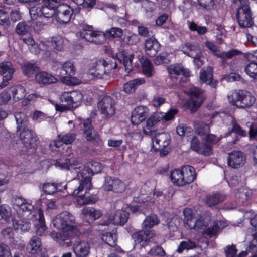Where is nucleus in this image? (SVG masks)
I'll return each mask as SVG.
<instances>
[{
    "label": "nucleus",
    "mask_w": 257,
    "mask_h": 257,
    "mask_svg": "<svg viewBox=\"0 0 257 257\" xmlns=\"http://www.w3.org/2000/svg\"><path fill=\"white\" fill-rule=\"evenodd\" d=\"M159 221L156 215H152L146 218L142 224L143 229L132 234V237L134 240V247L140 249L148 245L151 238L156 235L155 231L151 229Z\"/></svg>",
    "instance_id": "f257e3e1"
},
{
    "label": "nucleus",
    "mask_w": 257,
    "mask_h": 257,
    "mask_svg": "<svg viewBox=\"0 0 257 257\" xmlns=\"http://www.w3.org/2000/svg\"><path fill=\"white\" fill-rule=\"evenodd\" d=\"M73 179H76L77 178L80 179V177L82 178L81 182L79 186L77 189H75L73 192V195L76 196L85 189V193L87 190H89L92 187L91 183V176H93V173L90 172L89 167L87 165L83 167L82 170L80 169V167L74 168V171H72Z\"/></svg>",
    "instance_id": "f03ea898"
},
{
    "label": "nucleus",
    "mask_w": 257,
    "mask_h": 257,
    "mask_svg": "<svg viewBox=\"0 0 257 257\" xmlns=\"http://www.w3.org/2000/svg\"><path fill=\"white\" fill-rule=\"evenodd\" d=\"M228 98L231 104L240 108H249L255 102V98L253 95L243 90L234 92Z\"/></svg>",
    "instance_id": "7ed1b4c3"
},
{
    "label": "nucleus",
    "mask_w": 257,
    "mask_h": 257,
    "mask_svg": "<svg viewBox=\"0 0 257 257\" xmlns=\"http://www.w3.org/2000/svg\"><path fill=\"white\" fill-rule=\"evenodd\" d=\"M189 94L190 98L186 102V105L191 112L194 113L199 109L206 97L203 91L197 87L190 88Z\"/></svg>",
    "instance_id": "20e7f679"
},
{
    "label": "nucleus",
    "mask_w": 257,
    "mask_h": 257,
    "mask_svg": "<svg viewBox=\"0 0 257 257\" xmlns=\"http://www.w3.org/2000/svg\"><path fill=\"white\" fill-rule=\"evenodd\" d=\"M79 34L81 39L96 44H101L105 41V36L103 32L98 31H94L92 26H83Z\"/></svg>",
    "instance_id": "39448f33"
},
{
    "label": "nucleus",
    "mask_w": 257,
    "mask_h": 257,
    "mask_svg": "<svg viewBox=\"0 0 257 257\" xmlns=\"http://www.w3.org/2000/svg\"><path fill=\"white\" fill-rule=\"evenodd\" d=\"M21 3H42L41 9L43 16L45 18H51L56 13L58 5L60 0H18Z\"/></svg>",
    "instance_id": "423d86ee"
},
{
    "label": "nucleus",
    "mask_w": 257,
    "mask_h": 257,
    "mask_svg": "<svg viewBox=\"0 0 257 257\" xmlns=\"http://www.w3.org/2000/svg\"><path fill=\"white\" fill-rule=\"evenodd\" d=\"M236 17L240 27H251L254 24L250 8L248 4H240Z\"/></svg>",
    "instance_id": "0eeeda50"
},
{
    "label": "nucleus",
    "mask_w": 257,
    "mask_h": 257,
    "mask_svg": "<svg viewBox=\"0 0 257 257\" xmlns=\"http://www.w3.org/2000/svg\"><path fill=\"white\" fill-rule=\"evenodd\" d=\"M53 226L60 231L66 230L71 224L75 223L74 216L67 211L58 214L52 220Z\"/></svg>",
    "instance_id": "6e6552de"
},
{
    "label": "nucleus",
    "mask_w": 257,
    "mask_h": 257,
    "mask_svg": "<svg viewBox=\"0 0 257 257\" xmlns=\"http://www.w3.org/2000/svg\"><path fill=\"white\" fill-rule=\"evenodd\" d=\"M97 107L103 117L108 119L113 116L115 111L114 100L110 96H105L97 103Z\"/></svg>",
    "instance_id": "1a4fd4ad"
},
{
    "label": "nucleus",
    "mask_w": 257,
    "mask_h": 257,
    "mask_svg": "<svg viewBox=\"0 0 257 257\" xmlns=\"http://www.w3.org/2000/svg\"><path fill=\"white\" fill-rule=\"evenodd\" d=\"M106 191H113L119 193L123 192L126 188L125 184L120 179L107 176L105 178L104 183L102 186Z\"/></svg>",
    "instance_id": "9d476101"
},
{
    "label": "nucleus",
    "mask_w": 257,
    "mask_h": 257,
    "mask_svg": "<svg viewBox=\"0 0 257 257\" xmlns=\"http://www.w3.org/2000/svg\"><path fill=\"white\" fill-rule=\"evenodd\" d=\"M178 112V110L177 109H172L165 114L163 113H155L147 120L146 127L148 129H150L163 119L166 121L170 120Z\"/></svg>",
    "instance_id": "9b49d317"
},
{
    "label": "nucleus",
    "mask_w": 257,
    "mask_h": 257,
    "mask_svg": "<svg viewBox=\"0 0 257 257\" xmlns=\"http://www.w3.org/2000/svg\"><path fill=\"white\" fill-rule=\"evenodd\" d=\"M108 66V63L103 59H100L93 64L88 75L91 79H101L103 76L107 75L106 67Z\"/></svg>",
    "instance_id": "f8f14e48"
},
{
    "label": "nucleus",
    "mask_w": 257,
    "mask_h": 257,
    "mask_svg": "<svg viewBox=\"0 0 257 257\" xmlns=\"http://www.w3.org/2000/svg\"><path fill=\"white\" fill-rule=\"evenodd\" d=\"M15 71V69L11 62L6 61L0 63V74L4 76L0 84V89L8 85V81L12 79Z\"/></svg>",
    "instance_id": "ddd939ff"
},
{
    "label": "nucleus",
    "mask_w": 257,
    "mask_h": 257,
    "mask_svg": "<svg viewBox=\"0 0 257 257\" xmlns=\"http://www.w3.org/2000/svg\"><path fill=\"white\" fill-rule=\"evenodd\" d=\"M245 161V155L243 152L240 151L233 150L228 153V165L233 168H238L243 166Z\"/></svg>",
    "instance_id": "4468645a"
},
{
    "label": "nucleus",
    "mask_w": 257,
    "mask_h": 257,
    "mask_svg": "<svg viewBox=\"0 0 257 257\" xmlns=\"http://www.w3.org/2000/svg\"><path fill=\"white\" fill-rule=\"evenodd\" d=\"M73 13V10L69 6L59 3L56 9V20L60 24H66L70 21Z\"/></svg>",
    "instance_id": "2eb2a0df"
},
{
    "label": "nucleus",
    "mask_w": 257,
    "mask_h": 257,
    "mask_svg": "<svg viewBox=\"0 0 257 257\" xmlns=\"http://www.w3.org/2000/svg\"><path fill=\"white\" fill-rule=\"evenodd\" d=\"M190 148L198 153L205 156H209L212 154L211 145L206 143L201 144L196 136H193L190 141Z\"/></svg>",
    "instance_id": "dca6fc26"
},
{
    "label": "nucleus",
    "mask_w": 257,
    "mask_h": 257,
    "mask_svg": "<svg viewBox=\"0 0 257 257\" xmlns=\"http://www.w3.org/2000/svg\"><path fill=\"white\" fill-rule=\"evenodd\" d=\"M20 137L23 144L27 148H31L36 145L37 137L35 133L28 127L21 131Z\"/></svg>",
    "instance_id": "f3484780"
},
{
    "label": "nucleus",
    "mask_w": 257,
    "mask_h": 257,
    "mask_svg": "<svg viewBox=\"0 0 257 257\" xmlns=\"http://www.w3.org/2000/svg\"><path fill=\"white\" fill-rule=\"evenodd\" d=\"M153 146L154 149H164L170 143V136L165 132L158 133L152 139Z\"/></svg>",
    "instance_id": "a211bd4d"
},
{
    "label": "nucleus",
    "mask_w": 257,
    "mask_h": 257,
    "mask_svg": "<svg viewBox=\"0 0 257 257\" xmlns=\"http://www.w3.org/2000/svg\"><path fill=\"white\" fill-rule=\"evenodd\" d=\"M148 108L143 106L136 107L132 112L131 122L133 125H138L143 121L148 115Z\"/></svg>",
    "instance_id": "6ab92c4d"
},
{
    "label": "nucleus",
    "mask_w": 257,
    "mask_h": 257,
    "mask_svg": "<svg viewBox=\"0 0 257 257\" xmlns=\"http://www.w3.org/2000/svg\"><path fill=\"white\" fill-rule=\"evenodd\" d=\"M83 134L88 141H97L99 139L98 135L92 126L91 119L89 118L84 120L82 123Z\"/></svg>",
    "instance_id": "aec40b11"
},
{
    "label": "nucleus",
    "mask_w": 257,
    "mask_h": 257,
    "mask_svg": "<svg viewBox=\"0 0 257 257\" xmlns=\"http://www.w3.org/2000/svg\"><path fill=\"white\" fill-rule=\"evenodd\" d=\"M60 100L61 103L59 105H55L57 111L64 112L73 108L70 92L63 93L60 97Z\"/></svg>",
    "instance_id": "412c9836"
},
{
    "label": "nucleus",
    "mask_w": 257,
    "mask_h": 257,
    "mask_svg": "<svg viewBox=\"0 0 257 257\" xmlns=\"http://www.w3.org/2000/svg\"><path fill=\"white\" fill-rule=\"evenodd\" d=\"M160 44L155 38H149L146 40L145 50L150 57L155 56L160 49Z\"/></svg>",
    "instance_id": "4be33fe9"
},
{
    "label": "nucleus",
    "mask_w": 257,
    "mask_h": 257,
    "mask_svg": "<svg viewBox=\"0 0 257 257\" xmlns=\"http://www.w3.org/2000/svg\"><path fill=\"white\" fill-rule=\"evenodd\" d=\"M168 71L171 79H176V76L183 75L186 77L190 76L188 69H185L180 64L171 65L168 67Z\"/></svg>",
    "instance_id": "5701e85b"
},
{
    "label": "nucleus",
    "mask_w": 257,
    "mask_h": 257,
    "mask_svg": "<svg viewBox=\"0 0 257 257\" xmlns=\"http://www.w3.org/2000/svg\"><path fill=\"white\" fill-rule=\"evenodd\" d=\"M115 58L123 64L126 71L132 70V63L134 58L133 54H128L125 50H122L115 54Z\"/></svg>",
    "instance_id": "b1692460"
},
{
    "label": "nucleus",
    "mask_w": 257,
    "mask_h": 257,
    "mask_svg": "<svg viewBox=\"0 0 257 257\" xmlns=\"http://www.w3.org/2000/svg\"><path fill=\"white\" fill-rule=\"evenodd\" d=\"M35 80L40 84L49 85L57 82V79L53 75L45 71L37 72L35 75Z\"/></svg>",
    "instance_id": "393cba45"
},
{
    "label": "nucleus",
    "mask_w": 257,
    "mask_h": 257,
    "mask_svg": "<svg viewBox=\"0 0 257 257\" xmlns=\"http://www.w3.org/2000/svg\"><path fill=\"white\" fill-rule=\"evenodd\" d=\"M226 224L222 221H216L213 223L212 226L204 229L203 234L205 236H207L211 238L213 236H216L217 234L223 229Z\"/></svg>",
    "instance_id": "a878e982"
},
{
    "label": "nucleus",
    "mask_w": 257,
    "mask_h": 257,
    "mask_svg": "<svg viewBox=\"0 0 257 257\" xmlns=\"http://www.w3.org/2000/svg\"><path fill=\"white\" fill-rule=\"evenodd\" d=\"M90 244L85 242L75 243L73 249L77 257H87L90 253Z\"/></svg>",
    "instance_id": "bb28decb"
},
{
    "label": "nucleus",
    "mask_w": 257,
    "mask_h": 257,
    "mask_svg": "<svg viewBox=\"0 0 257 257\" xmlns=\"http://www.w3.org/2000/svg\"><path fill=\"white\" fill-rule=\"evenodd\" d=\"M78 164V161L74 158H65V159H58L56 160L55 165L62 169L74 171L75 166Z\"/></svg>",
    "instance_id": "cd10ccee"
},
{
    "label": "nucleus",
    "mask_w": 257,
    "mask_h": 257,
    "mask_svg": "<svg viewBox=\"0 0 257 257\" xmlns=\"http://www.w3.org/2000/svg\"><path fill=\"white\" fill-rule=\"evenodd\" d=\"M14 116L16 122L17 132L28 127V117L25 113L21 111L16 112Z\"/></svg>",
    "instance_id": "c85d7f7f"
},
{
    "label": "nucleus",
    "mask_w": 257,
    "mask_h": 257,
    "mask_svg": "<svg viewBox=\"0 0 257 257\" xmlns=\"http://www.w3.org/2000/svg\"><path fill=\"white\" fill-rule=\"evenodd\" d=\"M82 213L88 223H91L99 218L102 215L100 210L92 207H86L82 210Z\"/></svg>",
    "instance_id": "c756f323"
},
{
    "label": "nucleus",
    "mask_w": 257,
    "mask_h": 257,
    "mask_svg": "<svg viewBox=\"0 0 257 257\" xmlns=\"http://www.w3.org/2000/svg\"><path fill=\"white\" fill-rule=\"evenodd\" d=\"M184 185L189 184L194 181L196 178V174L195 168L190 165L184 166L182 168Z\"/></svg>",
    "instance_id": "7c9ffc66"
},
{
    "label": "nucleus",
    "mask_w": 257,
    "mask_h": 257,
    "mask_svg": "<svg viewBox=\"0 0 257 257\" xmlns=\"http://www.w3.org/2000/svg\"><path fill=\"white\" fill-rule=\"evenodd\" d=\"M129 215V213L125 211L118 210L114 216L109 217V220L115 225H123L127 221Z\"/></svg>",
    "instance_id": "2f4dec72"
},
{
    "label": "nucleus",
    "mask_w": 257,
    "mask_h": 257,
    "mask_svg": "<svg viewBox=\"0 0 257 257\" xmlns=\"http://www.w3.org/2000/svg\"><path fill=\"white\" fill-rule=\"evenodd\" d=\"M42 244L40 238L36 236H33L26 247L27 251L31 254H35L41 250Z\"/></svg>",
    "instance_id": "473e14b6"
},
{
    "label": "nucleus",
    "mask_w": 257,
    "mask_h": 257,
    "mask_svg": "<svg viewBox=\"0 0 257 257\" xmlns=\"http://www.w3.org/2000/svg\"><path fill=\"white\" fill-rule=\"evenodd\" d=\"M212 72L213 69L210 66L208 67L206 70H201L200 79L202 82H205L211 87H215L216 82L213 81Z\"/></svg>",
    "instance_id": "72a5a7b5"
},
{
    "label": "nucleus",
    "mask_w": 257,
    "mask_h": 257,
    "mask_svg": "<svg viewBox=\"0 0 257 257\" xmlns=\"http://www.w3.org/2000/svg\"><path fill=\"white\" fill-rule=\"evenodd\" d=\"M0 219H4L7 222H13L15 220L12 215V209L9 206L2 204L0 205Z\"/></svg>",
    "instance_id": "f704fd0d"
},
{
    "label": "nucleus",
    "mask_w": 257,
    "mask_h": 257,
    "mask_svg": "<svg viewBox=\"0 0 257 257\" xmlns=\"http://www.w3.org/2000/svg\"><path fill=\"white\" fill-rule=\"evenodd\" d=\"M9 91L12 93L13 99L15 101L22 99L26 95L25 88L22 85L11 87Z\"/></svg>",
    "instance_id": "c9c22d12"
},
{
    "label": "nucleus",
    "mask_w": 257,
    "mask_h": 257,
    "mask_svg": "<svg viewBox=\"0 0 257 257\" xmlns=\"http://www.w3.org/2000/svg\"><path fill=\"white\" fill-rule=\"evenodd\" d=\"M144 82L145 80L143 79H135L130 81L124 85V91L128 94L134 93L136 88Z\"/></svg>",
    "instance_id": "e433bc0d"
},
{
    "label": "nucleus",
    "mask_w": 257,
    "mask_h": 257,
    "mask_svg": "<svg viewBox=\"0 0 257 257\" xmlns=\"http://www.w3.org/2000/svg\"><path fill=\"white\" fill-rule=\"evenodd\" d=\"M30 28L28 24L25 21L19 22L15 29V32L19 36V38L29 35Z\"/></svg>",
    "instance_id": "4c0bfd02"
},
{
    "label": "nucleus",
    "mask_w": 257,
    "mask_h": 257,
    "mask_svg": "<svg viewBox=\"0 0 257 257\" xmlns=\"http://www.w3.org/2000/svg\"><path fill=\"white\" fill-rule=\"evenodd\" d=\"M117 235L115 232H106L102 235V239L107 244L111 247H115L116 245Z\"/></svg>",
    "instance_id": "58836bf2"
},
{
    "label": "nucleus",
    "mask_w": 257,
    "mask_h": 257,
    "mask_svg": "<svg viewBox=\"0 0 257 257\" xmlns=\"http://www.w3.org/2000/svg\"><path fill=\"white\" fill-rule=\"evenodd\" d=\"M62 232L63 236L65 237V239H67L72 243L71 239L80 234V232L77 227L73 224H71L66 230L62 231Z\"/></svg>",
    "instance_id": "ea45409f"
},
{
    "label": "nucleus",
    "mask_w": 257,
    "mask_h": 257,
    "mask_svg": "<svg viewBox=\"0 0 257 257\" xmlns=\"http://www.w3.org/2000/svg\"><path fill=\"white\" fill-rule=\"evenodd\" d=\"M170 179L172 182L178 186L184 185L182 170H174L171 172Z\"/></svg>",
    "instance_id": "a19ab883"
},
{
    "label": "nucleus",
    "mask_w": 257,
    "mask_h": 257,
    "mask_svg": "<svg viewBox=\"0 0 257 257\" xmlns=\"http://www.w3.org/2000/svg\"><path fill=\"white\" fill-rule=\"evenodd\" d=\"M184 222L190 229L194 228L196 217H194L192 211L190 209H185L184 210Z\"/></svg>",
    "instance_id": "79ce46f5"
},
{
    "label": "nucleus",
    "mask_w": 257,
    "mask_h": 257,
    "mask_svg": "<svg viewBox=\"0 0 257 257\" xmlns=\"http://www.w3.org/2000/svg\"><path fill=\"white\" fill-rule=\"evenodd\" d=\"M223 200V196L220 194L213 193L206 196L205 202L209 207H211L221 202Z\"/></svg>",
    "instance_id": "37998d69"
},
{
    "label": "nucleus",
    "mask_w": 257,
    "mask_h": 257,
    "mask_svg": "<svg viewBox=\"0 0 257 257\" xmlns=\"http://www.w3.org/2000/svg\"><path fill=\"white\" fill-rule=\"evenodd\" d=\"M141 62L144 74L148 77H150L154 75L153 67L150 61L147 59L142 58Z\"/></svg>",
    "instance_id": "c03bdc74"
},
{
    "label": "nucleus",
    "mask_w": 257,
    "mask_h": 257,
    "mask_svg": "<svg viewBox=\"0 0 257 257\" xmlns=\"http://www.w3.org/2000/svg\"><path fill=\"white\" fill-rule=\"evenodd\" d=\"M38 223L36 224L35 231L38 235H43L45 232L47 227L45 224L44 217L42 212H39Z\"/></svg>",
    "instance_id": "a18cd8bd"
},
{
    "label": "nucleus",
    "mask_w": 257,
    "mask_h": 257,
    "mask_svg": "<svg viewBox=\"0 0 257 257\" xmlns=\"http://www.w3.org/2000/svg\"><path fill=\"white\" fill-rule=\"evenodd\" d=\"M103 34L105 36V41L106 37L112 38H120L123 33V30L118 27H112L110 29L107 30Z\"/></svg>",
    "instance_id": "49530a36"
},
{
    "label": "nucleus",
    "mask_w": 257,
    "mask_h": 257,
    "mask_svg": "<svg viewBox=\"0 0 257 257\" xmlns=\"http://www.w3.org/2000/svg\"><path fill=\"white\" fill-rule=\"evenodd\" d=\"M51 236L54 239L58 241L59 243L63 246L68 247L72 244V242L65 239V236L63 234H61L59 233L53 231L51 233Z\"/></svg>",
    "instance_id": "de8ad7c7"
},
{
    "label": "nucleus",
    "mask_w": 257,
    "mask_h": 257,
    "mask_svg": "<svg viewBox=\"0 0 257 257\" xmlns=\"http://www.w3.org/2000/svg\"><path fill=\"white\" fill-rule=\"evenodd\" d=\"M23 73L28 76H30L34 72L39 71V68L34 64L26 63L22 67Z\"/></svg>",
    "instance_id": "09e8293b"
},
{
    "label": "nucleus",
    "mask_w": 257,
    "mask_h": 257,
    "mask_svg": "<svg viewBox=\"0 0 257 257\" xmlns=\"http://www.w3.org/2000/svg\"><path fill=\"white\" fill-rule=\"evenodd\" d=\"M72 106L73 107H77L81 102L83 99V94L78 91H73L70 92Z\"/></svg>",
    "instance_id": "8fccbe9b"
},
{
    "label": "nucleus",
    "mask_w": 257,
    "mask_h": 257,
    "mask_svg": "<svg viewBox=\"0 0 257 257\" xmlns=\"http://www.w3.org/2000/svg\"><path fill=\"white\" fill-rule=\"evenodd\" d=\"M232 127L231 130L226 133V136L230 135L232 132L241 137H245L247 135L246 131L243 130L235 121L232 120Z\"/></svg>",
    "instance_id": "3c124183"
},
{
    "label": "nucleus",
    "mask_w": 257,
    "mask_h": 257,
    "mask_svg": "<svg viewBox=\"0 0 257 257\" xmlns=\"http://www.w3.org/2000/svg\"><path fill=\"white\" fill-rule=\"evenodd\" d=\"M196 243L195 242L191 241V240L183 241L181 242L177 249V251L179 253H182L184 249H192L196 248Z\"/></svg>",
    "instance_id": "603ef678"
},
{
    "label": "nucleus",
    "mask_w": 257,
    "mask_h": 257,
    "mask_svg": "<svg viewBox=\"0 0 257 257\" xmlns=\"http://www.w3.org/2000/svg\"><path fill=\"white\" fill-rule=\"evenodd\" d=\"M245 72L250 77L257 79V63L252 62L247 64L245 67Z\"/></svg>",
    "instance_id": "864d4df0"
},
{
    "label": "nucleus",
    "mask_w": 257,
    "mask_h": 257,
    "mask_svg": "<svg viewBox=\"0 0 257 257\" xmlns=\"http://www.w3.org/2000/svg\"><path fill=\"white\" fill-rule=\"evenodd\" d=\"M97 199L95 197L86 195V193L85 195H81L77 199V203L80 205L95 203Z\"/></svg>",
    "instance_id": "5fc2aeb1"
},
{
    "label": "nucleus",
    "mask_w": 257,
    "mask_h": 257,
    "mask_svg": "<svg viewBox=\"0 0 257 257\" xmlns=\"http://www.w3.org/2000/svg\"><path fill=\"white\" fill-rule=\"evenodd\" d=\"M188 27L192 31H196L199 35H203L207 32V28L205 26H198L194 22H188Z\"/></svg>",
    "instance_id": "6e6d98bb"
},
{
    "label": "nucleus",
    "mask_w": 257,
    "mask_h": 257,
    "mask_svg": "<svg viewBox=\"0 0 257 257\" xmlns=\"http://www.w3.org/2000/svg\"><path fill=\"white\" fill-rule=\"evenodd\" d=\"M154 63L157 65H159L163 64H168L170 62L169 58V55L166 53L163 52L160 53L154 59Z\"/></svg>",
    "instance_id": "4d7b16f0"
},
{
    "label": "nucleus",
    "mask_w": 257,
    "mask_h": 257,
    "mask_svg": "<svg viewBox=\"0 0 257 257\" xmlns=\"http://www.w3.org/2000/svg\"><path fill=\"white\" fill-rule=\"evenodd\" d=\"M12 223L13 228L15 230L20 229L22 232L28 231L30 228V223L28 222L19 223L15 219Z\"/></svg>",
    "instance_id": "13d9d810"
},
{
    "label": "nucleus",
    "mask_w": 257,
    "mask_h": 257,
    "mask_svg": "<svg viewBox=\"0 0 257 257\" xmlns=\"http://www.w3.org/2000/svg\"><path fill=\"white\" fill-rule=\"evenodd\" d=\"M62 69L65 72V74L70 77L75 74V70L73 64L70 62H65L62 66Z\"/></svg>",
    "instance_id": "bf43d9fd"
},
{
    "label": "nucleus",
    "mask_w": 257,
    "mask_h": 257,
    "mask_svg": "<svg viewBox=\"0 0 257 257\" xmlns=\"http://www.w3.org/2000/svg\"><path fill=\"white\" fill-rule=\"evenodd\" d=\"M210 131V126L208 124H206L203 122H201L196 129V133L200 136L205 137Z\"/></svg>",
    "instance_id": "052dcab7"
},
{
    "label": "nucleus",
    "mask_w": 257,
    "mask_h": 257,
    "mask_svg": "<svg viewBox=\"0 0 257 257\" xmlns=\"http://www.w3.org/2000/svg\"><path fill=\"white\" fill-rule=\"evenodd\" d=\"M183 53L186 55L191 57L194 58V64L198 67L200 68L203 64V61L201 59V52L199 53H196L195 54L194 53H189L188 52H186L185 51H183Z\"/></svg>",
    "instance_id": "680f3d73"
},
{
    "label": "nucleus",
    "mask_w": 257,
    "mask_h": 257,
    "mask_svg": "<svg viewBox=\"0 0 257 257\" xmlns=\"http://www.w3.org/2000/svg\"><path fill=\"white\" fill-rule=\"evenodd\" d=\"M87 166L89 167L90 172L93 173V175L100 172L102 170V164L98 162H90L87 164Z\"/></svg>",
    "instance_id": "e2e57ef3"
},
{
    "label": "nucleus",
    "mask_w": 257,
    "mask_h": 257,
    "mask_svg": "<svg viewBox=\"0 0 257 257\" xmlns=\"http://www.w3.org/2000/svg\"><path fill=\"white\" fill-rule=\"evenodd\" d=\"M221 137H218L214 134L208 133L203 138V143H206L208 144L211 145L212 144H216ZM212 147V146H211Z\"/></svg>",
    "instance_id": "0e129e2a"
},
{
    "label": "nucleus",
    "mask_w": 257,
    "mask_h": 257,
    "mask_svg": "<svg viewBox=\"0 0 257 257\" xmlns=\"http://www.w3.org/2000/svg\"><path fill=\"white\" fill-rule=\"evenodd\" d=\"M43 190L47 194H53L57 192V188L55 183H47L43 185Z\"/></svg>",
    "instance_id": "69168bd1"
},
{
    "label": "nucleus",
    "mask_w": 257,
    "mask_h": 257,
    "mask_svg": "<svg viewBox=\"0 0 257 257\" xmlns=\"http://www.w3.org/2000/svg\"><path fill=\"white\" fill-rule=\"evenodd\" d=\"M51 46L57 50L60 51L63 48V40L60 37H53L51 41Z\"/></svg>",
    "instance_id": "338daca9"
},
{
    "label": "nucleus",
    "mask_w": 257,
    "mask_h": 257,
    "mask_svg": "<svg viewBox=\"0 0 257 257\" xmlns=\"http://www.w3.org/2000/svg\"><path fill=\"white\" fill-rule=\"evenodd\" d=\"M142 7L144 9L146 14H151L155 9V4L149 0H145L142 4Z\"/></svg>",
    "instance_id": "774afa93"
}]
</instances>
